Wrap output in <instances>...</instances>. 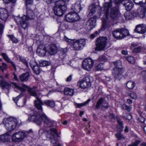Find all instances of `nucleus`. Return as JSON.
<instances>
[{"mask_svg": "<svg viewBox=\"0 0 146 146\" xmlns=\"http://www.w3.org/2000/svg\"><path fill=\"white\" fill-rule=\"evenodd\" d=\"M29 110L34 112V115H32L28 118V120L29 121H33L38 125L41 126L42 121L44 123V128L51 127L55 123L54 121L48 118L44 113L34 112L31 108Z\"/></svg>", "mask_w": 146, "mask_h": 146, "instance_id": "f257e3e1", "label": "nucleus"}, {"mask_svg": "<svg viewBox=\"0 0 146 146\" xmlns=\"http://www.w3.org/2000/svg\"><path fill=\"white\" fill-rule=\"evenodd\" d=\"M29 110L34 112V115H32L28 118V120L29 121H33L38 125L41 126L42 121L44 123V128L51 127L55 123L54 121L48 118L44 113L34 112L31 108Z\"/></svg>", "mask_w": 146, "mask_h": 146, "instance_id": "f03ea898", "label": "nucleus"}, {"mask_svg": "<svg viewBox=\"0 0 146 146\" xmlns=\"http://www.w3.org/2000/svg\"><path fill=\"white\" fill-rule=\"evenodd\" d=\"M111 3H105L103 8L105 15V16H104L105 19H103L102 21V24L101 29L103 31L105 29L111 31L114 25L113 21L112 20L109 19V9L111 7Z\"/></svg>", "mask_w": 146, "mask_h": 146, "instance_id": "7ed1b4c3", "label": "nucleus"}, {"mask_svg": "<svg viewBox=\"0 0 146 146\" xmlns=\"http://www.w3.org/2000/svg\"><path fill=\"white\" fill-rule=\"evenodd\" d=\"M26 15H24L21 17H16L14 18L17 24H20L21 27L24 29H27L29 26V20L33 19L35 17L34 12L32 10L27 8H26Z\"/></svg>", "mask_w": 146, "mask_h": 146, "instance_id": "20e7f679", "label": "nucleus"}, {"mask_svg": "<svg viewBox=\"0 0 146 146\" xmlns=\"http://www.w3.org/2000/svg\"><path fill=\"white\" fill-rule=\"evenodd\" d=\"M53 10L54 13L59 16H62L66 9V2L63 0H60L56 1Z\"/></svg>", "mask_w": 146, "mask_h": 146, "instance_id": "39448f33", "label": "nucleus"}, {"mask_svg": "<svg viewBox=\"0 0 146 146\" xmlns=\"http://www.w3.org/2000/svg\"><path fill=\"white\" fill-rule=\"evenodd\" d=\"M26 86L27 87L25 88V90L26 89H28V92L30 95L36 98V100H35L34 101V103L35 107L40 112H42V106L43 105L42 102L40 99L38 97L36 92L33 89L29 88L28 86L26 85Z\"/></svg>", "mask_w": 146, "mask_h": 146, "instance_id": "423d86ee", "label": "nucleus"}, {"mask_svg": "<svg viewBox=\"0 0 146 146\" xmlns=\"http://www.w3.org/2000/svg\"><path fill=\"white\" fill-rule=\"evenodd\" d=\"M11 85L13 86L16 89L19 90L22 92L25 91V88L27 87L26 85L24 84H22V86L20 87L15 83L7 82L3 80L2 76H0V87H2L3 88H6L8 89L11 87Z\"/></svg>", "mask_w": 146, "mask_h": 146, "instance_id": "0eeeda50", "label": "nucleus"}, {"mask_svg": "<svg viewBox=\"0 0 146 146\" xmlns=\"http://www.w3.org/2000/svg\"><path fill=\"white\" fill-rule=\"evenodd\" d=\"M28 133L20 130L14 133L12 135L11 140L14 143H19L26 137Z\"/></svg>", "mask_w": 146, "mask_h": 146, "instance_id": "6e6552de", "label": "nucleus"}, {"mask_svg": "<svg viewBox=\"0 0 146 146\" xmlns=\"http://www.w3.org/2000/svg\"><path fill=\"white\" fill-rule=\"evenodd\" d=\"M6 129L9 131L13 130L16 127L18 123L17 120L12 118H9L3 121Z\"/></svg>", "mask_w": 146, "mask_h": 146, "instance_id": "1a4fd4ad", "label": "nucleus"}, {"mask_svg": "<svg viewBox=\"0 0 146 146\" xmlns=\"http://www.w3.org/2000/svg\"><path fill=\"white\" fill-rule=\"evenodd\" d=\"M107 38L106 37H100L96 41V47L95 50L101 51L103 50L107 44Z\"/></svg>", "mask_w": 146, "mask_h": 146, "instance_id": "9d476101", "label": "nucleus"}, {"mask_svg": "<svg viewBox=\"0 0 146 146\" xmlns=\"http://www.w3.org/2000/svg\"><path fill=\"white\" fill-rule=\"evenodd\" d=\"M91 78H92V77L87 76L80 80L77 83V86L82 89H85L90 87L91 85Z\"/></svg>", "mask_w": 146, "mask_h": 146, "instance_id": "9b49d317", "label": "nucleus"}, {"mask_svg": "<svg viewBox=\"0 0 146 146\" xmlns=\"http://www.w3.org/2000/svg\"><path fill=\"white\" fill-rule=\"evenodd\" d=\"M97 61L93 60L91 58L85 59L83 62L82 66L84 69L89 71L93 67L94 63Z\"/></svg>", "mask_w": 146, "mask_h": 146, "instance_id": "f8f14e48", "label": "nucleus"}, {"mask_svg": "<svg viewBox=\"0 0 146 146\" xmlns=\"http://www.w3.org/2000/svg\"><path fill=\"white\" fill-rule=\"evenodd\" d=\"M117 119L118 123L117 126L118 131L119 132L116 133L115 136L118 140H120L122 139H124L125 137L121 133V132L123 131V122L119 118L117 117Z\"/></svg>", "mask_w": 146, "mask_h": 146, "instance_id": "ddd939ff", "label": "nucleus"}, {"mask_svg": "<svg viewBox=\"0 0 146 146\" xmlns=\"http://www.w3.org/2000/svg\"><path fill=\"white\" fill-rule=\"evenodd\" d=\"M80 18L77 14L73 12L70 13L65 16V19L68 22H74L79 20Z\"/></svg>", "mask_w": 146, "mask_h": 146, "instance_id": "4468645a", "label": "nucleus"}, {"mask_svg": "<svg viewBox=\"0 0 146 146\" xmlns=\"http://www.w3.org/2000/svg\"><path fill=\"white\" fill-rule=\"evenodd\" d=\"M124 72L123 69L113 68L112 72L113 76L115 78L120 80L123 77L122 74Z\"/></svg>", "mask_w": 146, "mask_h": 146, "instance_id": "2eb2a0df", "label": "nucleus"}, {"mask_svg": "<svg viewBox=\"0 0 146 146\" xmlns=\"http://www.w3.org/2000/svg\"><path fill=\"white\" fill-rule=\"evenodd\" d=\"M86 44V41L84 39H82L74 42L73 46L75 50H79L82 49Z\"/></svg>", "mask_w": 146, "mask_h": 146, "instance_id": "dca6fc26", "label": "nucleus"}, {"mask_svg": "<svg viewBox=\"0 0 146 146\" xmlns=\"http://www.w3.org/2000/svg\"><path fill=\"white\" fill-rule=\"evenodd\" d=\"M23 92H21L20 94L18 96L13 99V100L17 105L19 107H22L25 105L27 102L26 98H25L23 101H18L19 99L23 95Z\"/></svg>", "mask_w": 146, "mask_h": 146, "instance_id": "f3484780", "label": "nucleus"}, {"mask_svg": "<svg viewBox=\"0 0 146 146\" xmlns=\"http://www.w3.org/2000/svg\"><path fill=\"white\" fill-rule=\"evenodd\" d=\"M135 32L140 34H144L146 32V26L142 24L137 25L134 29Z\"/></svg>", "mask_w": 146, "mask_h": 146, "instance_id": "a211bd4d", "label": "nucleus"}, {"mask_svg": "<svg viewBox=\"0 0 146 146\" xmlns=\"http://www.w3.org/2000/svg\"><path fill=\"white\" fill-rule=\"evenodd\" d=\"M118 13V9L117 7H113L111 9L110 13V15L111 19L116 20L117 17Z\"/></svg>", "mask_w": 146, "mask_h": 146, "instance_id": "6ab92c4d", "label": "nucleus"}, {"mask_svg": "<svg viewBox=\"0 0 146 146\" xmlns=\"http://www.w3.org/2000/svg\"><path fill=\"white\" fill-rule=\"evenodd\" d=\"M58 48L55 44H52L49 45L47 48V51L51 55H53L56 53Z\"/></svg>", "mask_w": 146, "mask_h": 146, "instance_id": "aec40b11", "label": "nucleus"}, {"mask_svg": "<svg viewBox=\"0 0 146 146\" xmlns=\"http://www.w3.org/2000/svg\"><path fill=\"white\" fill-rule=\"evenodd\" d=\"M51 131V134L52 135V137H50L51 142L53 144V145L54 146L55 144L56 143L57 141L54 138L55 135L58 136L57 131L55 128H52L50 129Z\"/></svg>", "mask_w": 146, "mask_h": 146, "instance_id": "412c9836", "label": "nucleus"}, {"mask_svg": "<svg viewBox=\"0 0 146 146\" xmlns=\"http://www.w3.org/2000/svg\"><path fill=\"white\" fill-rule=\"evenodd\" d=\"M7 10L4 8H0V19L2 20L5 21L8 17Z\"/></svg>", "mask_w": 146, "mask_h": 146, "instance_id": "4be33fe9", "label": "nucleus"}, {"mask_svg": "<svg viewBox=\"0 0 146 146\" xmlns=\"http://www.w3.org/2000/svg\"><path fill=\"white\" fill-rule=\"evenodd\" d=\"M37 54L40 56H44L46 53L45 47L42 45H39L37 49Z\"/></svg>", "mask_w": 146, "mask_h": 146, "instance_id": "5701e85b", "label": "nucleus"}, {"mask_svg": "<svg viewBox=\"0 0 146 146\" xmlns=\"http://www.w3.org/2000/svg\"><path fill=\"white\" fill-rule=\"evenodd\" d=\"M113 36L118 39H122L121 35V29L120 28L115 29L112 32Z\"/></svg>", "mask_w": 146, "mask_h": 146, "instance_id": "b1692460", "label": "nucleus"}, {"mask_svg": "<svg viewBox=\"0 0 146 146\" xmlns=\"http://www.w3.org/2000/svg\"><path fill=\"white\" fill-rule=\"evenodd\" d=\"M1 56L3 57L4 60L7 61V62L11 63L13 68L14 69V70H16V68L15 64L13 62L10 60L6 53H2L1 54Z\"/></svg>", "mask_w": 146, "mask_h": 146, "instance_id": "393cba45", "label": "nucleus"}, {"mask_svg": "<svg viewBox=\"0 0 146 146\" xmlns=\"http://www.w3.org/2000/svg\"><path fill=\"white\" fill-rule=\"evenodd\" d=\"M11 135L10 132H8L5 134L0 135V141L5 142L8 141L9 137Z\"/></svg>", "mask_w": 146, "mask_h": 146, "instance_id": "a878e982", "label": "nucleus"}, {"mask_svg": "<svg viewBox=\"0 0 146 146\" xmlns=\"http://www.w3.org/2000/svg\"><path fill=\"white\" fill-rule=\"evenodd\" d=\"M126 10L127 11L131 10L133 7V5L132 2L131 1H127L123 4Z\"/></svg>", "mask_w": 146, "mask_h": 146, "instance_id": "bb28decb", "label": "nucleus"}, {"mask_svg": "<svg viewBox=\"0 0 146 146\" xmlns=\"http://www.w3.org/2000/svg\"><path fill=\"white\" fill-rule=\"evenodd\" d=\"M88 28L89 30H90L93 28L95 26V23L94 20L92 19H90L87 22Z\"/></svg>", "mask_w": 146, "mask_h": 146, "instance_id": "cd10ccee", "label": "nucleus"}, {"mask_svg": "<svg viewBox=\"0 0 146 146\" xmlns=\"http://www.w3.org/2000/svg\"><path fill=\"white\" fill-rule=\"evenodd\" d=\"M29 77V73L27 72L19 76V78L22 82H26L28 80Z\"/></svg>", "mask_w": 146, "mask_h": 146, "instance_id": "c85d7f7f", "label": "nucleus"}, {"mask_svg": "<svg viewBox=\"0 0 146 146\" xmlns=\"http://www.w3.org/2000/svg\"><path fill=\"white\" fill-rule=\"evenodd\" d=\"M42 103L43 104H44L51 108H54L55 106V102L52 100H46L44 101Z\"/></svg>", "mask_w": 146, "mask_h": 146, "instance_id": "c756f323", "label": "nucleus"}, {"mask_svg": "<svg viewBox=\"0 0 146 146\" xmlns=\"http://www.w3.org/2000/svg\"><path fill=\"white\" fill-rule=\"evenodd\" d=\"M106 101L103 98H100L97 102L95 107L97 109H99L101 106H102L103 104L106 103Z\"/></svg>", "mask_w": 146, "mask_h": 146, "instance_id": "7c9ffc66", "label": "nucleus"}, {"mask_svg": "<svg viewBox=\"0 0 146 146\" xmlns=\"http://www.w3.org/2000/svg\"><path fill=\"white\" fill-rule=\"evenodd\" d=\"M64 94L66 95L72 96L74 94V90L68 88H65L64 89Z\"/></svg>", "mask_w": 146, "mask_h": 146, "instance_id": "2f4dec72", "label": "nucleus"}, {"mask_svg": "<svg viewBox=\"0 0 146 146\" xmlns=\"http://www.w3.org/2000/svg\"><path fill=\"white\" fill-rule=\"evenodd\" d=\"M146 12L141 8L138 9L137 10V13L138 16L141 18H143Z\"/></svg>", "mask_w": 146, "mask_h": 146, "instance_id": "473e14b6", "label": "nucleus"}, {"mask_svg": "<svg viewBox=\"0 0 146 146\" xmlns=\"http://www.w3.org/2000/svg\"><path fill=\"white\" fill-rule=\"evenodd\" d=\"M124 16L127 20L132 19L134 17L133 14L130 12H127L124 14Z\"/></svg>", "mask_w": 146, "mask_h": 146, "instance_id": "72a5a7b5", "label": "nucleus"}, {"mask_svg": "<svg viewBox=\"0 0 146 146\" xmlns=\"http://www.w3.org/2000/svg\"><path fill=\"white\" fill-rule=\"evenodd\" d=\"M73 9H74V11L76 13H79L80 12L81 9V8L80 5L79 4L76 3L74 5V7H73Z\"/></svg>", "mask_w": 146, "mask_h": 146, "instance_id": "f704fd0d", "label": "nucleus"}, {"mask_svg": "<svg viewBox=\"0 0 146 146\" xmlns=\"http://www.w3.org/2000/svg\"><path fill=\"white\" fill-rule=\"evenodd\" d=\"M120 29H121V36L122 38L129 35V32L128 30L123 28Z\"/></svg>", "mask_w": 146, "mask_h": 146, "instance_id": "c9c22d12", "label": "nucleus"}, {"mask_svg": "<svg viewBox=\"0 0 146 146\" xmlns=\"http://www.w3.org/2000/svg\"><path fill=\"white\" fill-rule=\"evenodd\" d=\"M90 101L91 100L90 99H88V100H87L85 102L80 104L76 103L75 104V105L76 106L77 108H80L82 107L86 106L89 102H90Z\"/></svg>", "mask_w": 146, "mask_h": 146, "instance_id": "e433bc0d", "label": "nucleus"}, {"mask_svg": "<svg viewBox=\"0 0 146 146\" xmlns=\"http://www.w3.org/2000/svg\"><path fill=\"white\" fill-rule=\"evenodd\" d=\"M135 86V84L134 82L131 81L127 82L126 84L127 87L131 89H133Z\"/></svg>", "mask_w": 146, "mask_h": 146, "instance_id": "4c0bfd02", "label": "nucleus"}, {"mask_svg": "<svg viewBox=\"0 0 146 146\" xmlns=\"http://www.w3.org/2000/svg\"><path fill=\"white\" fill-rule=\"evenodd\" d=\"M50 64L49 61L45 60L40 61L39 62V65L40 66H49Z\"/></svg>", "mask_w": 146, "mask_h": 146, "instance_id": "58836bf2", "label": "nucleus"}, {"mask_svg": "<svg viewBox=\"0 0 146 146\" xmlns=\"http://www.w3.org/2000/svg\"><path fill=\"white\" fill-rule=\"evenodd\" d=\"M114 65L115 67L113 68H117L119 69H123L122 68L121 62L120 61L114 62Z\"/></svg>", "mask_w": 146, "mask_h": 146, "instance_id": "ea45409f", "label": "nucleus"}, {"mask_svg": "<svg viewBox=\"0 0 146 146\" xmlns=\"http://www.w3.org/2000/svg\"><path fill=\"white\" fill-rule=\"evenodd\" d=\"M19 59L20 61L25 65L27 67H28V62L25 58L20 56L19 57Z\"/></svg>", "mask_w": 146, "mask_h": 146, "instance_id": "a19ab883", "label": "nucleus"}, {"mask_svg": "<svg viewBox=\"0 0 146 146\" xmlns=\"http://www.w3.org/2000/svg\"><path fill=\"white\" fill-rule=\"evenodd\" d=\"M30 65L32 69H34L35 66L37 65L36 62L33 60H31L29 62Z\"/></svg>", "mask_w": 146, "mask_h": 146, "instance_id": "79ce46f5", "label": "nucleus"}, {"mask_svg": "<svg viewBox=\"0 0 146 146\" xmlns=\"http://www.w3.org/2000/svg\"><path fill=\"white\" fill-rule=\"evenodd\" d=\"M8 36L10 38L12 42L14 43H17L18 42V40L13 35H8Z\"/></svg>", "mask_w": 146, "mask_h": 146, "instance_id": "37998d69", "label": "nucleus"}, {"mask_svg": "<svg viewBox=\"0 0 146 146\" xmlns=\"http://www.w3.org/2000/svg\"><path fill=\"white\" fill-rule=\"evenodd\" d=\"M34 70V72L37 75L39 74L40 72V70L39 67L38 66H35L34 69H32Z\"/></svg>", "mask_w": 146, "mask_h": 146, "instance_id": "c03bdc74", "label": "nucleus"}, {"mask_svg": "<svg viewBox=\"0 0 146 146\" xmlns=\"http://www.w3.org/2000/svg\"><path fill=\"white\" fill-rule=\"evenodd\" d=\"M127 59L128 61L132 64H134L135 62V58L132 56H129L127 58Z\"/></svg>", "mask_w": 146, "mask_h": 146, "instance_id": "a18cd8bd", "label": "nucleus"}, {"mask_svg": "<svg viewBox=\"0 0 146 146\" xmlns=\"http://www.w3.org/2000/svg\"><path fill=\"white\" fill-rule=\"evenodd\" d=\"M103 65L102 63L98 65L96 68V70L97 71H101L103 69Z\"/></svg>", "mask_w": 146, "mask_h": 146, "instance_id": "49530a36", "label": "nucleus"}, {"mask_svg": "<svg viewBox=\"0 0 146 146\" xmlns=\"http://www.w3.org/2000/svg\"><path fill=\"white\" fill-rule=\"evenodd\" d=\"M109 107V104L106 101V103H105L104 104H103L101 108L103 110H107Z\"/></svg>", "mask_w": 146, "mask_h": 146, "instance_id": "de8ad7c7", "label": "nucleus"}, {"mask_svg": "<svg viewBox=\"0 0 146 146\" xmlns=\"http://www.w3.org/2000/svg\"><path fill=\"white\" fill-rule=\"evenodd\" d=\"M134 2L136 5H140L145 1L146 2V0H133Z\"/></svg>", "mask_w": 146, "mask_h": 146, "instance_id": "09e8293b", "label": "nucleus"}, {"mask_svg": "<svg viewBox=\"0 0 146 146\" xmlns=\"http://www.w3.org/2000/svg\"><path fill=\"white\" fill-rule=\"evenodd\" d=\"M90 14H91L92 15L95 12L96 7L94 5H92L90 6Z\"/></svg>", "mask_w": 146, "mask_h": 146, "instance_id": "8fccbe9b", "label": "nucleus"}, {"mask_svg": "<svg viewBox=\"0 0 146 146\" xmlns=\"http://www.w3.org/2000/svg\"><path fill=\"white\" fill-rule=\"evenodd\" d=\"M129 96L132 99H135L137 98V95L136 93L133 92H132L129 93Z\"/></svg>", "mask_w": 146, "mask_h": 146, "instance_id": "3c124183", "label": "nucleus"}, {"mask_svg": "<svg viewBox=\"0 0 146 146\" xmlns=\"http://www.w3.org/2000/svg\"><path fill=\"white\" fill-rule=\"evenodd\" d=\"M122 108L126 110L127 111H129L131 109V108L126 105H123L122 106Z\"/></svg>", "mask_w": 146, "mask_h": 146, "instance_id": "603ef678", "label": "nucleus"}, {"mask_svg": "<svg viewBox=\"0 0 146 146\" xmlns=\"http://www.w3.org/2000/svg\"><path fill=\"white\" fill-rule=\"evenodd\" d=\"M140 142L141 141L139 140H137L132 144L129 145L128 146H138V145Z\"/></svg>", "mask_w": 146, "mask_h": 146, "instance_id": "864d4df0", "label": "nucleus"}, {"mask_svg": "<svg viewBox=\"0 0 146 146\" xmlns=\"http://www.w3.org/2000/svg\"><path fill=\"white\" fill-rule=\"evenodd\" d=\"M67 50V49L66 48H61L60 50V51L61 55L65 54Z\"/></svg>", "mask_w": 146, "mask_h": 146, "instance_id": "5fc2aeb1", "label": "nucleus"}, {"mask_svg": "<svg viewBox=\"0 0 146 146\" xmlns=\"http://www.w3.org/2000/svg\"><path fill=\"white\" fill-rule=\"evenodd\" d=\"M141 8L146 12V2H144L141 4L140 5Z\"/></svg>", "mask_w": 146, "mask_h": 146, "instance_id": "6e6d98bb", "label": "nucleus"}, {"mask_svg": "<svg viewBox=\"0 0 146 146\" xmlns=\"http://www.w3.org/2000/svg\"><path fill=\"white\" fill-rule=\"evenodd\" d=\"M25 5L27 8L28 5L32 4L33 3V0H25Z\"/></svg>", "mask_w": 146, "mask_h": 146, "instance_id": "4d7b16f0", "label": "nucleus"}, {"mask_svg": "<svg viewBox=\"0 0 146 146\" xmlns=\"http://www.w3.org/2000/svg\"><path fill=\"white\" fill-rule=\"evenodd\" d=\"M4 28V25L2 24H0V37L1 36V35L3 33Z\"/></svg>", "mask_w": 146, "mask_h": 146, "instance_id": "13d9d810", "label": "nucleus"}, {"mask_svg": "<svg viewBox=\"0 0 146 146\" xmlns=\"http://www.w3.org/2000/svg\"><path fill=\"white\" fill-rule=\"evenodd\" d=\"M98 59L100 61H105L107 59L105 56L102 55L99 57Z\"/></svg>", "mask_w": 146, "mask_h": 146, "instance_id": "bf43d9fd", "label": "nucleus"}, {"mask_svg": "<svg viewBox=\"0 0 146 146\" xmlns=\"http://www.w3.org/2000/svg\"><path fill=\"white\" fill-rule=\"evenodd\" d=\"M138 120L141 123H144L145 121V119L141 115H140V116L138 118Z\"/></svg>", "mask_w": 146, "mask_h": 146, "instance_id": "052dcab7", "label": "nucleus"}, {"mask_svg": "<svg viewBox=\"0 0 146 146\" xmlns=\"http://www.w3.org/2000/svg\"><path fill=\"white\" fill-rule=\"evenodd\" d=\"M1 68L2 71L5 70L7 68V66L5 63H3L2 66H1Z\"/></svg>", "mask_w": 146, "mask_h": 146, "instance_id": "680f3d73", "label": "nucleus"}, {"mask_svg": "<svg viewBox=\"0 0 146 146\" xmlns=\"http://www.w3.org/2000/svg\"><path fill=\"white\" fill-rule=\"evenodd\" d=\"M72 75H71L68 77L66 79V81L67 82H70L71 81L72 78Z\"/></svg>", "mask_w": 146, "mask_h": 146, "instance_id": "e2e57ef3", "label": "nucleus"}, {"mask_svg": "<svg viewBox=\"0 0 146 146\" xmlns=\"http://www.w3.org/2000/svg\"><path fill=\"white\" fill-rule=\"evenodd\" d=\"M141 49V48L140 47H138L137 48H134V52H138L140 51Z\"/></svg>", "mask_w": 146, "mask_h": 146, "instance_id": "0e129e2a", "label": "nucleus"}, {"mask_svg": "<svg viewBox=\"0 0 146 146\" xmlns=\"http://www.w3.org/2000/svg\"><path fill=\"white\" fill-rule=\"evenodd\" d=\"M126 119L129 120H130L132 119L131 115L130 114H128L127 115V117H126Z\"/></svg>", "mask_w": 146, "mask_h": 146, "instance_id": "69168bd1", "label": "nucleus"}, {"mask_svg": "<svg viewBox=\"0 0 146 146\" xmlns=\"http://www.w3.org/2000/svg\"><path fill=\"white\" fill-rule=\"evenodd\" d=\"M45 1L48 4H50L52 2L53 0H45Z\"/></svg>", "mask_w": 146, "mask_h": 146, "instance_id": "338daca9", "label": "nucleus"}, {"mask_svg": "<svg viewBox=\"0 0 146 146\" xmlns=\"http://www.w3.org/2000/svg\"><path fill=\"white\" fill-rule=\"evenodd\" d=\"M121 53L123 54L126 55L127 54V51L123 50L122 51Z\"/></svg>", "mask_w": 146, "mask_h": 146, "instance_id": "774afa93", "label": "nucleus"}]
</instances>
